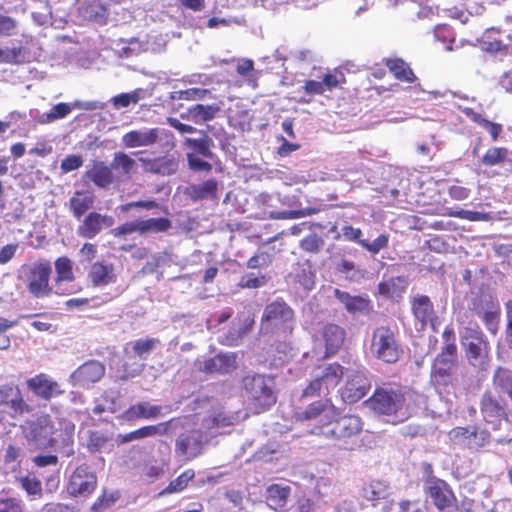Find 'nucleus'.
<instances>
[{"label": "nucleus", "instance_id": "nucleus-41", "mask_svg": "<svg viewBox=\"0 0 512 512\" xmlns=\"http://www.w3.org/2000/svg\"><path fill=\"white\" fill-rule=\"evenodd\" d=\"M172 421L173 420L171 419L166 422L158 423L156 425L143 426L139 429L131 431L133 441L167 434Z\"/></svg>", "mask_w": 512, "mask_h": 512}, {"label": "nucleus", "instance_id": "nucleus-18", "mask_svg": "<svg viewBox=\"0 0 512 512\" xmlns=\"http://www.w3.org/2000/svg\"><path fill=\"white\" fill-rule=\"evenodd\" d=\"M238 368L237 353L226 352L218 353L215 356L204 360L200 366L199 371L206 374H229Z\"/></svg>", "mask_w": 512, "mask_h": 512}, {"label": "nucleus", "instance_id": "nucleus-59", "mask_svg": "<svg viewBox=\"0 0 512 512\" xmlns=\"http://www.w3.org/2000/svg\"><path fill=\"white\" fill-rule=\"evenodd\" d=\"M18 23L7 15L0 14V37H10L15 34Z\"/></svg>", "mask_w": 512, "mask_h": 512}, {"label": "nucleus", "instance_id": "nucleus-4", "mask_svg": "<svg viewBox=\"0 0 512 512\" xmlns=\"http://www.w3.org/2000/svg\"><path fill=\"white\" fill-rule=\"evenodd\" d=\"M370 352L383 363H397L404 353L397 330L387 325L376 327L371 336Z\"/></svg>", "mask_w": 512, "mask_h": 512}, {"label": "nucleus", "instance_id": "nucleus-23", "mask_svg": "<svg viewBox=\"0 0 512 512\" xmlns=\"http://www.w3.org/2000/svg\"><path fill=\"white\" fill-rule=\"evenodd\" d=\"M113 224V217L97 212H90L78 227V234L83 238L92 239L103 227H111Z\"/></svg>", "mask_w": 512, "mask_h": 512}, {"label": "nucleus", "instance_id": "nucleus-33", "mask_svg": "<svg viewBox=\"0 0 512 512\" xmlns=\"http://www.w3.org/2000/svg\"><path fill=\"white\" fill-rule=\"evenodd\" d=\"M218 104H195L190 106L186 112V118L195 124L213 120L220 112Z\"/></svg>", "mask_w": 512, "mask_h": 512}, {"label": "nucleus", "instance_id": "nucleus-64", "mask_svg": "<svg viewBox=\"0 0 512 512\" xmlns=\"http://www.w3.org/2000/svg\"><path fill=\"white\" fill-rule=\"evenodd\" d=\"M337 270L344 274L346 278L352 280L354 279L356 274L362 276V273L359 269L356 268V265L353 261L342 259L341 262L337 266Z\"/></svg>", "mask_w": 512, "mask_h": 512}, {"label": "nucleus", "instance_id": "nucleus-62", "mask_svg": "<svg viewBox=\"0 0 512 512\" xmlns=\"http://www.w3.org/2000/svg\"><path fill=\"white\" fill-rule=\"evenodd\" d=\"M134 232H139L141 234L139 219L135 220V221H128V222H125V223L119 225L118 227H116L113 230V235L115 237H121V236H125L128 234H132Z\"/></svg>", "mask_w": 512, "mask_h": 512}, {"label": "nucleus", "instance_id": "nucleus-8", "mask_svg": "<svg viewBox=\"0 0 512 512\" xmlns=\"http://www.w3.org/2000/svg\"><path fill=\"white\" fill-rule=\"evenodd\" d=\"M462 345L470 365L484 368L490 360V348L484 333L477 327H466L462 335Z\"/></svg>", "mask_w": 512, "mask_h": 512}, {"label": "nucleus", "instance_id": "nucleus-35", "mask_svg": "<svg viewBox=\"0 0 512 512\" xmlns=\"http://www.w3.org/2000/svg\"><path fill=\"white\" fill-rule=\"evenodd\" d=\"M462 111L472 122L484 128L490 134L492 141L498 140L503 131L502 124L484 118L471 107H466Z\"/></svg>", "mask_w": 512, "mask_h": 512}, {"label": "nucleus", "instance_id": "nucleus-57", "mask_svg": "<svg viewBox=\"0 0 512 512\" xmlns=\"http://www.w3.org/2000/svg\"><path fill=\"white\" fill-rule=\"evenodd\" d=\"M109 441V438L100 431H91L88 437L87 447L91 452L100 451Z\"/></svg>", "mask_w": 512, "mask_h": 512}, {"label": "nucleus", "instance_id": "nucleus-20", "mask_svg": "<svg viewBox=\"0 0 512 512\" xmlns=\"http://www.w3.org/2000/svg\"><path fill=\"white\" fill-rule=\"evenodd\" d=\"M105 365L97 360H88L72 372L70 379L74 384L89 385L99 382L105 375Z\"/></svg>", "mask_w": 512, "mask_h": 512}, {"label": "nucleus", "instance_id": "nucleus-61", "mask_svg": "<svg viewBox=\"0 0 512 512\" xmlns=\"http://www.w3.org/2000/svg\"><path fill=\"white\" fill-rule=\"evenodd\" d=\"M23 503L15 497L0 498V512H23Z\"/></svg>", "mask_w": 512, "mask_h": 512}, {"label": "nucleus", "instance_id": "nucleus-3", "mask_svg": "<svg viewBox=\"0 0 512 512\" xmlns=\"http://www.w3.org/2000/svg\"><path fill=\"white\" fill-rule=\"evenodd\" d=\"M410 398L411 393L400 386L377 387L365 403L377 414L401 415L400 421H403L411 415Z\"/></svg>", "mask_w": 512, "mask_h": 512}, {"label": "nucleus", "instance_id": "nucleus-37", "mask_svg": "<svg viewBox=\"0 0 512 512\" xmlns=\"http://www.w3.org/2000/svg\"><path fill=\"white\" fill-rule=\"evenodd\" d=\"M390 495L389 484L381 480H372L362 487V497L367 501L377 502Z\"/></svg>", "mask_w": 512, "mask_h": 512}, {"label": "nucleus", "instance_id": "nucleus-38", "mask_svg": "<svg viewBox=\"0 0 512 512\" xmlns=\"http://www.w3.org/2000/svg\"><path fill=\"white\" fill-rule=\"evenodd\" d=\"M509 155L506 147L491 146L489 147L479 160L481 166L491 168L495 166H503Z\"/></svg>", "mask_w": 512, "mask_h": 512}, {"label": "nucleus", "instance_id": "nucleus-54", "mask_svg": "<svg viewBox=\"0 0 512 512\" xmlns=\"http://www.w3.org/2000/svg\"><path fill=\"white\" fill-rule=\"evenodd\" d=\"M472 427H454L448 432V437L454 444L467 447L469 438L471 437Z\"/></svg>", "mask_w": 512, "mask_h": 512}, {"label": "nucleus", "instance_id": "nucleus-50", "mask_svg": "<svg viewBox=\"0 0 512 512\" xmlns=\"http://www.w3.org/2000/svg\"><path fill=\"white\" fill-rule=\"evenodd\" d=\"M160 343L157 338H146L137 339L131 343L132 350L136 356L141 359H145L146 355L154 350V348Z\"/></svg>", "mask_w": 512, "mask_h": 512}, {"label": "nucleus", "instance_id": "nucleus-58", "mask_svg": "<svg viewBox=\"0 0 512 512\" xmlns=\"http://www.w3.org/2000/svg\"><path fill=\"white\" fill-rule=\"evenodd\" d=\"M23 48L21 46L13 48H0V63L16 64L22 55Z\"/></svg>", "mask_w": 512, "mask_h": 512}, {"label": "nucleus", "instance_id": "nucleus-32", "mask_svg": "<svg viewBox=\"0 0 512 512\" xmlns=\"http://www.w3.org/2000/svg\"><path fill=\"white\" fill-rule=\"evenodd\" d=\"M95 202V196L92 192L77 190L69 199V208L76 219H80Z\"/></svg>", "mask_w": 512, "mask_h": 512}, {"label": "nucleus", "instance_id": "nucleus-9", "mask_svg": "<svg viewBox=\"0 0 512 512\" xmlns=\"http://www.w3.org/2000/svg\"><path fill=\"white\" fill-rule=\"evenodd\" d=\"M293 320V309L283 299H277L265 306L261 316V327L269 332L287 328L291 330Z\"/></svg>", "mask_w": 512, "mask_h": 512}, {"label": "nucleus", "instance_id": "nucleus-56", "mask_svg": "<svg viewBox=\"0 0 512 512\" xmlns=\"http://www.w3.org/2000/svg\"><path fill=\"white\" fill-rule=\"evenodd\" d=\"M389 243V236L385 233L380 234L373 242L367 240L361 241L360 245L367 251L373 254L379 253L382 249H385Z\"/></svg>", "mask_w": 512, "mask_h": 512}, {"label": "nucleus", "instance_id": "nucleus-21", "mask_svg": "<svg viewBox=\"0 0 512 512\" xmlns=\"http://www.w3.org/2000/svg\"><path fill=\"white\" fill-rule=\"evenodd\" d=\"M334 297L351 314H369L373 310V304L367 295H351L349 292L334 289Z\"/></svg>", "mask_w": 512, "mask_h": 512}, {"label": "nucleus", "instance_id": "nucleus-22", "mask_svg": "<svg viewBox=\"0 0 512 512\" xmlns=\"http://www.w3.org/2000/svg\"><path fill=\"white\" fill-rule=\"evenodd\" d=\"M87 278L94 287H105L117 280L113 263L96 261L89 267Z\"/></svg>", "mask_w": 512, "mask_h": 512}, {"label": "nucleus", "instance_id": "nucleus-55", "mask_svg": "<svg viewBox=\"0 0 512 512\" xmlns=\"http://www.w3.org/2000/svg\"><path fill=\"white\" fill-rule=\"evenodd\" d=\"M21 487L26 491L28 495L41 496L42 495V484L41 481L35 477L29 476L21 477L19 479Z\"/></svg>", "mask_w": 512, "mask_h": 512}, {"label": "nucleus", "instance_id": "nucleus-25", "mask_svg": "<svg viewBox=\"0 0 512 512\" xmlns=\"http://www.w3.org/2000/svg\"><path fill=\"white\" fill-rule=\"evenodd\" d=\"M163 414L161 405H150L148 402H138L126 409L122 418L127 422H135L140 419H156Z\"/></svg>", "mask_w": 512, "mask_h": 512}, {"label": "nucleus", "instance_id": "nucleus-48", "mask_svg": "<svg viewBox=\"0 0 512 512\" xmlns=\"http://www.w3.org/2000/svg\"><path fill=\"white\" fill-rule=\"evenodd\" d=\"M72 108L70 104L61 102L54 105L48 113L42 114L38 118V122L40 124H48L54 122L58 119L65 118L68 114H70Z\"/></svg>", "mask_w": 512, "mask_h": 512}, {"label": "nucleus", "instance_id": "nucleus-43", "mask_svg": "<svg viewBox=\"0 0 512 512\" xmlns=\"http://www.w3.org/2000/svg\"><path fill=\"white\" fill-rule=\"evenodd\" d=\"M493 385L509 397L512 391V370L505 367H497L492 376Z\"/></svg>", "mask_w": 512, "mask_h": 512}, {"label": "nucleus", "instance_id": "nucleus-42", "mask_svg": "<svg viewBox=\"0 0 512 512\" xmlns=\"http://www.w3.org/2000/svg\"><path fill=\"white\" fill-rule=\"evenodd\" d=\"M330 404V400H318L310 403L304 411L295 413L296 421H311L321 416Z\"/></svg>", "mask_w": 512, "mask_h": 512}, {"label": "nucleus", "instance_id": "nucleus-15", "mask_svg": "<svg viewBox=\"0 0 512 512\" xmlns=\"http://www.w3.org/2000/svg\"><path fill=\"white\" fill-rule=\"evenodd\" d=\"M26 386L32 394L41 400L50 401L64 394L60 384L46 373H39L26 380Z\"/></svg>", "mask_w": 512, "mask_h": 512}, {"label": "nucleus", "instance_id": "nucleus-60", "mask_svg": "<svg viewBox=\"0 0 512 512\" xmlns=\"http://www.w3.org/2000/svg\"><path fill=\"white\" fill-rule=\"evenodd\" d=\"M83 165V158L80 155L71 154L66 156L61 164L60 169L61 172L66 174L71 171L79 169Z\"/></svg>", "mask_w": 512, "mask_h": 512}, {"label": "nucleus", "instance_id": "nucleus-31", "mask_svg": "<svg viewBox=\"0 0 512 512\" xmlns=\"http://www.w3.org/2000/svg\"><path fill=\"white\" fill-rule=\"evenodd\" d=\"M411 310L415 318L426 325L435 316L434 305L426 295H416L411 301Z\"/></svg>", "mask_w": 512, "mask_h": 512}, {"label": "nucleus", "instance_id": "nucleus-6", "mask_svg": "<svg viewBox=\"0 0 512 512\" xmlns=\"http://www.w3.org/2000/svg\"><path fill=\"white\" fill-rule=\"evenodd\" d=\"M318 373L302 391V398L328 395L343 379L345 368L338 362L317 367Z\"/></svg>", "mask_w": 512, "mask_h": 512}, {"label": "nucleus", "instance_id": "nucleus-5", "mask_svg": "<svg viewBox=\"0 0 512 512\" xmlns=\"http://www.w3.org/2000/svg\"><path fill=\"white\" fill-rule=\"evenodd\" d=\"M458 365V348L448 345L432 362L430 370V383L438 391H446L448 387L457 382L455 369Z\"/></svg>", "mask_w": 512, "mask_h": 512}, {"label": "nucleus", "instance_id": "nucleus-46", "mask_svg": "<svg viewBox=\"0 0 512 512\" xmlns=\"http://www.w3.org/2000/svg\"><path fill=\"white\" fill-rule=\"evenodd\" d=\"M140 220V228L141 234H146L149 232L154 233H162L168 231L172 227V222L170 219L166 217L161 218H149V219H139Z\"/></svg>", "mask_w": 512, "mask_h": 512}, {"label": "nucleus", "instance_id": "nucleus-49", "mask_svg": "<svg viewBox=\"0 0 512 512\" xmlns=\"http://www.w3.org/2000/svg\"><path fill=\"white\" fill-rule=\"evenodd\" d=\"M120 497L121 494L119 491H112L110 493L103 491V493L92 504L91 511L103 512L105 509L113 506Z\"/></svg>", "mask_w": 512, "mask_h": 512}, {"label": "nucleus", "instance_id": "nucleus-40", "mask_svg": "<svg viewBox=\"0 0 512 512\" xmlns=\"http://www.w3.org/2000/svg\"><path fill=\"white\" fill-rule=\"evenodd\" d=\"M111 166L113 170L118 171L125 179H130L135 171L136 162L128 154L117 152L114 154Z\"/></svg>", "mask_w": 512, "mask_h": 512}, {"label": "nucleus", "instance_id": "nucleus-30", "mask_svg": "<svg viewBox=\"0 0 512 512\" xmlns=\"http://www.w3.org/2000/svg\"><path fill=\"white\" fill-rule=\"evenodd\" d=\"M384 63L396 80L406 83H414L417 80L410 65L402 58H385Z\"/></svg>", "mask_w": 512, "mask_h": 512}, {"label": "nucleus", "instance_id": "nucleus-51", "mask_svg": "<svg viewBox=\"0 0 512 512\" xmlns=\"http://www.w3.org/2000/svg\"><path fill=\"white\" fill-rule=\"evenodd\" d=\"M143 90L141 88L135 89L130 93H121L111 99L113 106L116 109L126 108L130 104H136L142 97Z\"/></svg>", "mask_w": 512, "mask_h": 512}, {"label": "nucleus", "instance_id": "nucleus-47", "mask_svg": "<svg viewBox=\"0 0 512 512\" xmlns=\"http://www.w3.org/2000/svg\"><path fill=\"white\" fill-rule=\"evenodd\" d=\"M490 438L491 435L488 430L479 429L477 426H473L467 448L471 451L477 452L490 443Z\"/></svg>", "mask_w": 512, "mask_h": 512}, {"label": "nucleus", "instance_id": "nucleus-11", "mask_svg": "<svg viewBox=\"0 0 512 512\" xmlns=\"http://www.w3.org/2000/svg\"><path fill=\"white\" fill-rule=\"evenodd\" d=\"M97 476L88 465L75 468L67 482V492L72 497H89L97 488Z\"/></svg>", "mask_w": 512, "mask_h": 512}, {"label": "nucleus", "instance_id": "nucleus-29", "mask_svg": "<svg viewBox=\"0 0 512 512\" xmlns=\"http://www.w3.org/2000/svg\"><path fill=\"white\" fill-rule=\"evenodd\" d=\"M290 494V486L282 484H271L266 488V503L275 511H282L287 504Z\"/></svg>", "mask_w": 512, "mask_h": 512}, {"label": "nucleus", "instance_id": "nucleus-39", "mask_svg": "<svg viewBox=\"0 0 512 512\" xmlns=\"http://www.w3.org/2000/svg\"><path fill=\"white\" fill-rule=\"evenodd\" d=\"M184 146L193 151V154H198L206 158H213L214 141L206 133L201 138H185Z\"/></svg>", "mask_w": 512, "mask_h": 512}, {"label": "nucleus", "instance_id": "nucleus-28", "mask_svg": "<svg viewBox=\"0 0 512 512\" xmlns=\"http://www.w3.org/2000/svg\"><path fill=\"white\" fill-rule=\"evenodd\" d=\"M159 139L157 128L148 130H131L122 136V143L127 148L151 146Z\"/></svg>", "mask_w": 512, "mask_h": 512}, {"label": "nucleus", "instance_id": "nucleus-19", "mask_svg": "<svg viewBox=\"0 0 512 512\" xmlns=\"http://www.w3.org/2000/svg\"><path fill=\"white\" fill-rule=\"evenodd\" d=\"M203 450L202 432L193 429L188 433H182L176 439L175 452L185 457L187 461L199 456Z\"/></svg>", "mask_w": 512, "mask_h": 512}, {"label": "nucleus", "instance_id": "nucleus-26", "mask_svg": "<svg viewBox=\"0 0 512 512\" xmlns=\"http://www.w3.org/2000/svg\"><path fill=\"white\" fill-rule=\"evenodd\" d=\"M85 177L99 188H108L115 181L112 166L103 161H93L91 168L85 172Z\"/></svg>", "mask_w": 512, "mask_h": 512}, {"label": "nucleus", "instance_id": "nucleus-2", "mask_svg": "<svg viewBox=\"0 0 512 512\" xmlns=\"http://www.w3.org/2000/svg\"><path fill=\"white\" fill-rule=\"evenodd\" d=\"M241 384L248 408L254 414L266 412L276 404L277 393L272 377L257 373L246 375L242 378Z\"/></svg>", "mask_w": 512, "mask_h": 512}, {"label": "nucleus", "instance_id": "nucleus-63", "mask_svg": "<svg viewBox=\"0 0 512 512\" xmlns=\"http://www.w3.org/2000/svg\"><path fill=\"white\" fill-rule=\"evenodd\" d=\"M500 317V309L496 307L495 309L487 310L481 314V318L484 324L490 331L495 332L497 323Z\"/></svg>", "mask_w": 512, "mask_h": 512}, {"label": "nucleus", "instance_id": "nucleus-44", "mask_svg": "<svg viewBox=\"0 0 512 512\" xmlns=\"http://www.w3.org/2000/svg\"><path fill=\"white\" fill-rule=\"evenodd\" d=\"M405 281L400 277L382 281L378 285L379 293L387 298L400 297L405 290Z\"/></svg>", "mask_w": 512, "mask_h": 512}, {"label": "nucleus", "instance_id": "nucleus-24", "mask_svg": "<svg viewBox=\"0 0 512 512\" xmlns=\"http://www.w3.org/2000/svg\"><path fill=\"white\" fill-rule=\"evenodd\" d=\"M145 172L171 175L178 169V161L172 155H164L157 158H139Z\"/></svg>", "mask_w": 512, "mask_h": 512}, {"label": "nucleus", "instance_id": "nucleus-52", "mask_svg": "<svg viewBox=\"0 0 512 512\" xmlns=\"http://www.w3.org/2000/svg\"><path fill=\"white\" fill-rule=\"evenodd\" d=\"M85 17L89 20L99 21L103 20L107 16V8L100 0H92L85 5L83 8Z\"/></svg>", "mask_w": 512, "mask_h": 512}, {"label": "nucleus", "instance_id": "nucleus-53", "mask_svg": "<svg viewBox=\"0 0 512 512\" xmlns=\"http://www.w3.org/2000/svg\"><path fill=\"white\" fill-rule=\"evenodd\" d=\"M209 93V90L202 88H189L185 90L174 91L171 95V99L173 100H201L206 97Z\"/></svg>", "mask_w": 512, "mask_h": 512}, {"label": "nucleus", "instance_id": "nucleus-36", "mask_svg": "<svg viewBox=\"0 0 512 512\" xmlns=\"http://www.w3.org/2000/svg\"><path fill=\"white\" fill-rule=\"evenodd\" d=\"M218 192V182L215 179H208L201 184H194L188 187L187 195L193 201L203 199H216Z\"/></svg>", "mask_w": 512, "mask_h": 512}, {"label": "nucleus", "instance_id": "nucleus-45", "mask_svg": "<svg viewBox=\"0 0 512 512\" xmlns=\"http://www.w3.org/2000/svg\"><path fill=\"white\" fill-rule=\"evenodd\" d=\"M194 477V470L187 469L183 471L178 477L170 481L160 494L163 495L181 492L188 487L189 482L192 481Z\"/></svg>", "mask_w": 512, "mask_h": 512}, {"label": "nucleus", "instance_id": "nucleus-34", "mask_svg": "<svg viewBox=\"0 0 512 512\" xmlns=\"http://www.w3.org/2000/svg\"><path fill=\"white\" fill-rule=\"evenodd\" d=\"M500 32L501 30L499 28L493 27L487 29L481 42L483 50L489 53H499L502 55H507L510 52V50H512V34L507 35V43H503L502 40L491 37L492 33L499 34Z\"/></svg>", "mask_w": 512, "mask_h": 512}, {"label": "nucleus", "instance_id": "nucleus-13", "mask_svg": "<svg viewBox=\"0 0 512 512\" xmlns=\"http://www.w3.org/2000/svg\"><path fill=\"white\" fill-rule=\"evenodd\" d=\"M0 408L8 411L12 418L29 414L33 410L24 400L20 388L12 383L0 386Z\"/></svg>", "mask_w": 512, "mask_h": 512}, {"label": "nucleus", "instance_id": "nucleus-10", "mask_svg": "<svg viewBox=\"0 0 512 512\" xmlns=\"http://www.w3.org/2000/svg\"><path fill=\"white\" fill-rule=\"evenodd\" d=\"M52 265L49 260L42 259L34 263L26 273V287L35 298L48 297L53 292L50 285Z\"/></svg>", "mask_w": 512, "mask_h": 512}, {"label": "nucleus", "instance_id": "nucleus-12", "mask_svg": "<svg viewBox=\"0 0 512 512\" xmlns=\"http://www.w3.org/2000/svg\"><path fill=\"white\" fill-rule=\"evenodd\" d=\"M424 492L431 498L433 505L439 512H443L454 506L457 501L449 484L433 475L427 476L424 484Z\"/></svg>", "mask_w": 512, "mask_h": 512}, {"label": "nucleus", "instance_id": "nucleus-27", "mask_svg": "<svg viewBox=\"0 0 512 512\" xmlns=\"http://www.w3.org/2000/svg\"><path fill=\"white\" fill-rule=\"evenodd\" d=\"M56 277V294L67 295L72 291L62 289L63 282H73L75 280L73 261L67 256L58 257L54 262Z\"/></svg>", "mask_w": 512, "mask_h": 512}, {"label": "nucleus", "instance_id": "nucleus-14", "mask_svg": "<svg viewBox=\"0 0 512 512\" xmlns=\"http://www.w3.org/2000/svg\"><path fill=\"white\" fill-rule=\"evenodd\" d=\"M479 407L484 421L493 426H500L502 420L507 417L506 400L499 395H494L490 391L484 392L480 399Z\"/></svg>", "mask_w": 512, "mask_h": 512}, {"label": "nucleus", "instance_id": "nucleus-7", "mask_svg": "<svg viewBox=\"0 0 512 512\" xmlns=\"http://www.w3.org/2000/svg\"><path fill=\"white\" fill-rule=\"evenodd\" d=\"M362 428L363 422L359 416L343 415L314 427L312 433L328 439L345 440L358 435Z\"/></svg>", "mask_w": 512, "mask_h": 512}, {"label": "nucleus", "instance_id": "nucleus-1", "mask_svg": "<svg viewBox=\"0 0 512 512\" xmlns=\"http://www.w3.org/2000/svg\"><path fill=\"white\" fill-rule=\"evenodd\" d=\"M57 429L54 428L51 417L43 414L35 420L28 421L24 430L27 441L35 448H47L55 446H70L73 443L74 425L65 423L61 429V435L58 436Z\"/></svg>", "mask_w": 512, "mask_h": 512}, {"label": "nucleus", "instance_id": "nucleus-16", "mask_svg": "<svg viewBox=\"0 0 512 512\" xmlns=\"http://www.w3.org/2000/svg\"><path fill=\"white\" fill-rule=\"evenodd\" d=\"M371 384L364 372L355 371L346 381L340 391L345 403L353 404L360 401L370 390Z\"/></svg>", "mask_w": 512, "mask_h": 512}, {"label": "nucleus", "instance_id": "nucleus-17", "mask_svg": "<svg viewBox=\"0 0 512 512\" xmlns=\"http://www.w3.org/2000/svg\"><path fill=\"white\" fill-rule=\"evenodd\" d=\"M346 330L336 323H326L320 331V338L324 344V358L335 356L343 347L346 340Z\"/></svg>", "mask_w": 512, "mask_h": 512}]
</instances>
